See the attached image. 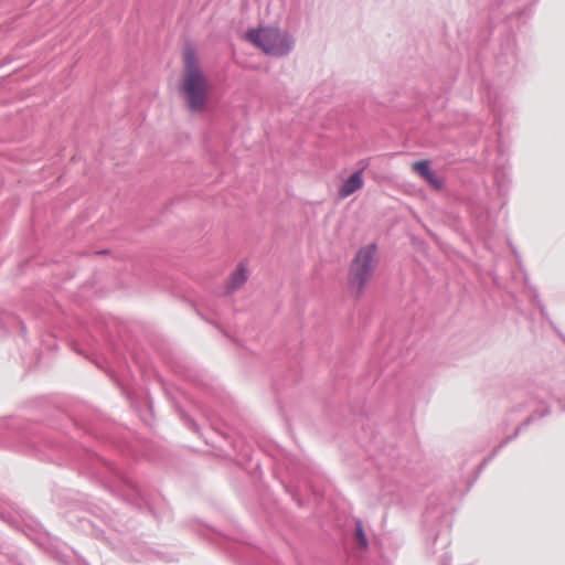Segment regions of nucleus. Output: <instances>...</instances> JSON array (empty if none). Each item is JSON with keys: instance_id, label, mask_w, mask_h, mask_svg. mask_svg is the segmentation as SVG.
<instances>
[{"instance_id": "nucleus-1", "label": "nucleus", "mask_w": 565, "mask_h": 565, "mask_svg": "<svg viewBox=\"0 0 565 565\" xmlns=\"http://www.w3.org/2000/svg\"><path fill=\"white\" fill-rule=\"evenodd\" d=\"M178 89L190 113L201 114L207 109L213 84L192 46L184 47L182 52V72Z\"/></svg>"}, {"instance_id": "nucleus-2", "label": "nucleus", "mask_w": 565, "mask_h": 565, "mask_svg": "<svg viewBox=\"0 0 565 565\" xmlns=\"http://www.w3.org/2000/svg\"><path fill=\"white\" fill-rule=\"evenodd\" d=\"M379 264L377 246L374 243L361 246L350 262L347 276V292L360 299L373 278Z\"/></svg>"}, {"instance_id": "nucleus-3", "label": "nucleus", "mask_w": 565, "mask_h": 565, "mask_svg": "<svg viewBox=\"0 0 565 565\" xmlns=\"http://www.w3.org/2000/svg\"><path fill=\"white\" fill-rule=\"evenodd\" d=\"M244 39L267 55L281 56L291 49L287 33L275 26H259L248 30Z\"/></svg>"}, {"instance_id": "nucleus-4", "label": "nucleus", "mask_w": 565, "mask_h": 565, "mask_svg": "<svg viewBox=\"0 0 565 565\" xmlns=\"http://www.w3.org/2000/svg\"><path fill=\"white\" fill-rule=\"evenodd\" d=\"M364 184L362 171H356L353 174H351L340 186L339 189V195L342 199H345L360 190Z\"/></svg>"}, {"instance_id": "nucleus-5", "label": "nucleus", "mask_w": 565, "mask_h": 565, "mask_svg": "<svg viewBox=\"0 0 565 565\" xmlns=\"http://www.w3.org/2000/svg\"><path fill=\"white\" fill-rule=\"evenodd\" d=\"M247 280V271L243 266H239L237 270H235L227 282V288L231 291H234L241 288Z\"/></svg>"}, {"instance_id": "nucleus-6", "label": "nucleus", "mask_w": 565, "mask_h": 565, "mask_svg": "<svg viewBox=\"0 0 565 565\" xmlns=\"http://www.w3.org/2000/svg\"><path fill=\"white\" fill-rule=\"evenodd\" d=\"M426 183H428V185L435 191H439L444 188V179L441 177L436 175L433 172H430L427 167H426Z\"/></svg>"}, {"instance_id": "nucleus-7", "label": "nucleus", "mask_w": 565, "mask_h": 565, "mask_svg": "<svg viewBox=\"0 0 565 565\" xmlns=\"http://www.w3.org/2000/svg\"><path fill=\"white\" fill-rule=\"evenodd\" d=\"M355 535L360 546L365 548L367 546V540L363 532L361 522L356 523Z\"/></svg>"}, {"instance_id": "nucleus-8", "label": "nucleus", "mask_w": 565, "mask_h": 565, "mask_svg": "<svg viewBox=\"0 0 565 565\" xmlns=\"http://www.w3.org/2000/svg\"><path fill=\"white\" fill-rule=\"evenodd\" d=\"M412 168L419 177H424V160L414 162Z\"/></svg>"}]
</instances>
